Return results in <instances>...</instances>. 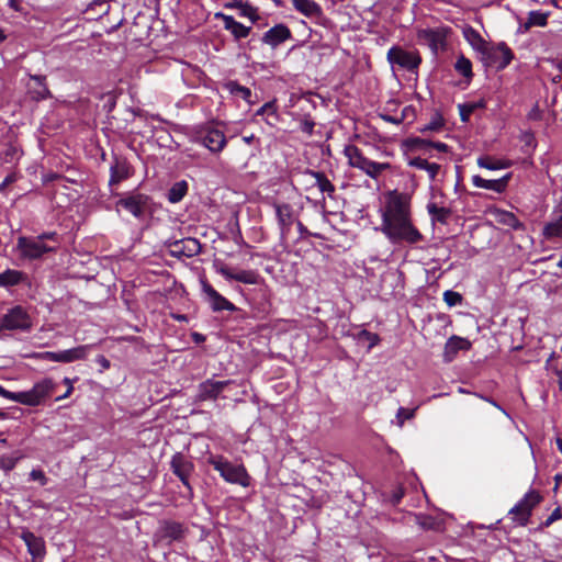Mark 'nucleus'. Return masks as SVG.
I'll list each match as a JSON object with an SVG mask.
<instances>
[{
  "label": "nucleus",
  "mask_w": 562,
  "mask_h": 562,
  "mask_svg": "<svg viewBox=\"0 0 562 562\" xmlns=\"http://www.w3.org/2000/svg\"><path fill=\"white\" fill-rule=\"evenodd\" d=\"M427 211L432 222H438L441 224H446L450 216V210L437 206L435 203H429L427 205Z\"/></svg>",
  "instance_id": "35"
},
{
  "label": "nucleus",
  "mask_w": 562,
  "mask_h": 562,
  "mask_svg": "<svg viewBox=\"0 0 562 562\" xmlns=\"http://www.w3.org/2000/svg\"><path fill=\"white\" fill-rule=\"evenodd\" d=\"M217 271L226 279L238 281L244 284H257L259 274L254 270H238L234 271L228 267L222 266Z\"/></svg>",
  "instance_id": "17"
},
{
  "label": "nucleus",
  "mask_w": 562,
  "mask_h": 562,
  "mask_svg": "<svg viewBox=\"0 0 562 562\" xmlns=\"http://www.w3.org/2000/svg\"><path fill=\"white\" fill-rule=\"evenodd\" d=\"M26 357L35 360H47L56 362V352L54 351L33 352L27 355Z\"/></svg>",
  "instance_id": "47"
},
{
  "label": "nucleus",
  "mask_w": 562,
  "mask_h": 562,
  "mask_svg": "<svg viewBox=\"0 0 562 562\" xmlns=\"http://www.w3.org/2000/svg\"><path fill=\"white\" fill-rule=\"evenodd\" d=\"M91 348V345H82L71 349L58 351L56 352V362L69 363L86 359Z\"/></svg>",
  "instance_id": "25"
},
{
  "label": "nucleus",
  "mask_w": 562,
  "mask_h": 562,
  "mask_svg": "<svg viewBox=\"0 0 562 562\" xmlns=\"http://www.w3.org/2000/svg\"><path fill=\"white\" fill-rule=\"evenodd\" d=\"M446 561L447 562H468L465 560H461V559L453 558V557H446Z\"/></svg>",
  "instance_id": "64"
},
{
  "label": "nucleus",
  "mask_w": 562,
  "mask_h": 562,
  "mask_svg": "<svg viewBox=\"0 0 562 562\" xmlns=\"http://www.w3.org/2000/svg\"><path fill=\"white\" fill-rule=\"evenodd\" d=\"M386 59L393 68L397 67L412 74H416L422 64V57L417 50H406L396 45L387 50Z\"/></svg>",
  "instance_id": "5"
},
{
  "label": "nucleus",
  "mask_w": 562,
  "mask_h": 562,
  "mask_svg": "<svg viewBox=\"0 0 562 562\" xmlns=\"http://www.w3.org/2000/svg\"><path fill=\"white\" fill-rule=\"evenodd\" d=\"M45 78L42 76H31V81L34 83L30 85L29 93L34 100H44L50 97V92L44 83Z\"/></svg>",
  "instance_id": "30"
},
{
  "label": "nucleus",
  "mask_w": 562,
  "mask_h": 562,
  "mask_svg": "<svg viewBox=\"0 0 562 562\" xmlns=\"http://www.w3.org/2000/svg\"><path fill=\"white\" fill-rule=\"evenodd\" d=\"M495 218L498 223L506 225L513 229H520L522 224L516 217V215L508 211L497 210L495 213Z\"/></svg>",
  "instance_id": "34"
},
{
  "label": "nucleus",
  "mask_w": 562,
  "mask_h": 562,
  "mask_svg": "<svg viewBox=\"0 0 562 562\" xmlns=\"http://www.w3.org/2000/svg\"><path fill=\"white\" fill-rule=\"evenodd\" d=\"M16 461L18 459L14 457L2 456L0 457V469L11 471L15 467Z\"/></svg>",
  "instance_id": "49"
},
{
  "label": "nucleus",
  "mask_w": 562,
  "mask_h": 562,
  "mask_svg": "<svg viewBox=\"0 0 562 562\" xmlns=\"http://www.w3.org/2000/svg\"><path fill=\"white\" fill-rule=\"evenodd\" d=\"M380 231L391 244L412 246L424 240L423 234L413 223L411 196L407 193L390 191L380 209Z\"/></svg>",
  "instance_id": "1"
},
{
  "label": "nucleus",
  "mask_w": 562,
  "mask_h": 562,
  "mask_svg": "<svg viewBox=\"0 0 562 562\" xmlns=\"http://www.w3.org/2000/svg\"><path fill=\"white\" fill-rule=\"evenodd\" d=\"M225 8L237 10L239 16L248 19L252 24L260 20L258 9L248 1L232 0L225 4Z\"/></svg>",
  "instance_id": "24"
},
{
  "label": "nucleus",
  "mask_w": 562,
  "mask_h": 562,
  "mask_svg": "<svg viewBox=\"0 0 562 562\" xmlns=\"http://www.w3.org/2000/svg\"><path fill=\"white\" fill-rule=\"evenodd\" d=\"M55 383L52 379L45 378L36 382L31 390L21 391L20 395H16V403L37 406L44 402L54 391Z\"/></svg>",
  "instance_id": "6"
},
{
  "label": "nucleus",
  "mask_w": 562,
  "mask_h": 562,
  "mask_svg": "<svg viewBox=\"0 0 562 562\" xmlns=\"http://www.w3.org/2000/svg\"><path fill=\"white\" fill-rule=\"evenodd\" d=\"M415 412H416V408L409 409V408H405V407H400L397 409V414H396L397 425L400 427H402L405 420L414 417Z\"/></svg>",
  "instance_id": "44"
},
{
  "label": "nucleus",
  "mask_w": 562,
  "mask_h": 562,
  "mask_svg": "<svg viewBox=\"0 0 562 562\" xmlns=\"http://www.w3.org/2000/svg\"><path fill=\"white\" fill-rule=\"evenodd\" d=\"M274 212L280 227L281 236L285 237L293 224V210L289 204H274Z\"/></svg>",
  "instance_id": "22"
},
{
  "label": "nucleus",
  "mask_w": 562,
  "mask_h": 562,
  "mask_svg": "<svg viewBox=\"0 0 562 562\" xmlns=\"http://www.w3.org/2000/svg\"><path fill=\"white\" fill-rule=\"evenodd\" d=\"M59 246L58 234L48 232L37 236H19L15 250L21 260L34 261L43 259L48 254L56 252Z\"/></svg>",
  "instance_id": "2"
},
{
  "label": "nucleus",
  "mask_w": 562,
  "mask_h": 562,
  "mask_svg": "<svg viewBox=\"0 0 562 562\" xmlns=\"http://www.w3.org/2000/svg\"><path fill=\"white\" fill-rule=\"evenodd\" d=\"M147 195L142 193H132L125 198L120 199L116 205L125 209L135 217H140L147 207Z\"/></svg>",
  "instance_id": "14"
},
{
  "label": "nucleus",
  "mask_w": 562,
  "mask_h": 562,
  "mask_svg": "<svg viewBox=\"0 0 562 562\" xmlns=\"http://www.w3.org/2000/svg\"><path fill=\"white\" fill-rule=\"evenodd\" d=\"M201 285L202 292L204 293L207 303L214 312L236 311V306L222 294H220L210 283L202 281Z\"/></svg>",
  "instance_id": "11"
},
{
  "label": "nucleus",
  "mask_w": 562,
  "mask_h": 562,
  "mask_svg": "<svg viewBox=\"0 0 562 562\" xmlns=\"http://www.w3.org/2000/svg\"><path fill=\"white\" fill-rule=\"evenodd\" d=\"M290 38H292L291 30L285 24L279 23L263 33L261 42L276 49Z\"/></svg>",
  "instance_id": "13"
},
{
  "label": "nucleus",
  "mask_w": 562,
  "mask_h": 562,
  "mask_svg": "<svg viewBox=\"0 0 562 562\" xmlns=\"http://www.w3.org/2000/svg\"><path fill=\"white\" fill-rule=\"evenodd\" d=\"M344 154L348 159L349 166L352 168L361 169L367 161V157L363 156L362 151L355 145H348L344 149Z\"/></svg>",
  "instance_id": "33"
},
{
  "label": "nucleus",
  "mask_w": 562,
  "mask_h": 562,
  "mask_svg": "<svg viewBox=\"0 0 562 562\" xmlns=\"http://www.w3.org/2000/svg\"><path fill=\"white\" fill-rule=\"evenodd\" d=\"M192 337L195 342H203L205 340V337L199 333H193Z\"/></svg>",
  "instance_id": "63"
},
{
  "label": "nucleus",
  "mask_w": 562,
  "mask_h": 562,
  "mask_svg": "<svg viewBox=\"0 0 562 562\" xmlns=\"http://www.w3.org/2000/svg\"><path fill=\"white\" fill-rule=\"evenodd\" d=\"M302 176L306 179V182H308L311 186L317 187L322 193H327L328 195L334 193V184L323 172L306 169L302 172Z\"/></svg>",
  "instance_id": "21"
},
{
  "label": "nucleus",
  "mask_w": 562,
  "mask_h": 562,
  "mask_svg": "<svg viewBox=\"0 0 562 562\" xmlns=\"http://www.w3.org/2000/svg\"><path fill=\"white\" fill-rule=\"evenodd\" d=\"M540 501V494L531 490L509 510V514L514 515L515 520L525 525L531 515L532 508L538 505Z\"/></svg>",
  "instance_id": "10"
},
{
  "label": "nucleus",
  "mask_w": 562,
  "mask_h": 562,
  "mask_svg": "<svg viewBox=\"0 0 562 562\" xmlns=\"http://www.w3.org/2000/svg\"><path fill=\"white\" fill-rule=\"evenodd\" d=\"M459 110H460L461 120L463 122H467L469 120L470 115L472 114V112L474 111V104H460Z\"/></svg>",
  "instance_id": "50"
},
{
  "label": "nucleus",
  "mask_w": 562,
  "mask_h": 562,
  "mask_svg": "<svg viewBox=\"0 0 562 562\" xmlns=\"http://www.w3.org/2000/svg\"><path fill=\"white\" fill-rule=\"evenodd\" d=\"M231 91L234 94L240 95L245 100H248L251 95V91L248 88H246L244 86H239L236 82H232Z\"/></svg>",
  "instance_id": "48"
},
{
  "label": "nucleus",
  "mask_w": 562,
  "mask_h": 562,
  "mask_svg": "<svg viewBox=\"0 0 562 562\" xmlns=\"http://www.w3.org/2000/svg\"><path fill=\"white\" fill-rule=\"evenodd\" d=\"M184 531L182 524L177 521H165L160 527L161 538L168 539L169 541L181 540L184 536Z\"/></svg>",
  "instance_id": "29"
},
{
  "label": "nucleus",
  "mask_w": 562,
  "mask_h": 562,
  "mask_svg": "<svg viewBox=\"0 0 562 562\" xmlns=\"http://www.w3.org/2000/svg\"><path fill=\"white\" fill-rule=\"evenodd\" d=\"M172 472L180 479L182 484L192 493V487L189 483V477L193 472L194 465L189 461L182 453H176L172 456L171 462Z\"/></svg>",
  "instance_id": "12"
},
{
  "label": "nucleus",
  "mask_w": 562,
  "mask_h": 562,
  "mask_svg": "<svg viewBox=\"0 0 562 562\" xmlns=\"http://www.w3.org/2000/svg\"><path fill=\"white\" fill-rule=\"evenodd\" d=\"M30 479L32 481H38L41 485H45L47 483V479L42 470H32L30 473Z\"/></svg>",
  "instance_id": "51"
},
{
  "label": "nucleus",
  "mask_w": 562,
  "mask_h": 562,
  "mask_svg": "<svg viewBox=\"0 0 562 562\" xmlns=\"http://www.w3.org/2000/svg\"><path fill=\"white\" fill-rule=\"evenodd\" d=\"M231 383L228 380L216 381L209 379L199 385V398L201 401L216 400L224 389Z\"/></svg>",
  "instance_id": "16"
},
{
  "label": "nucleus",
  "mask_w": 562,
  "mask_h": 562,
  "mask_svg": "<svg viewBox=\"0 0 562 562\" xmlns=\"http://www.w3.org/2000/svg\"><path fill=\"white\" fill-rule=\"evenodd\" d=\"M546 368L548 371L554 373L558 376V383L560 389L562 390V364L559 362L548 360Z\"/></svg>",
  "instance_id": "45"
},
{
  "label": "nucleus",
  "mask_w": 562,
  "mask_h": 562,
  "mask_svg": "<svg viewBox=\"0 0 562 562\" xmlns=\"http://www.w3.org/2000/svg\"><path fill=\"white\" fill-rule=\"evenodd\" d=\"M471 342L462 337L452 336L448 339L445 346V358L450 361L460 350H469Z\"/></svg>",
  "instance_id": "28"
},
{
  "label": "nucleus",
  "mask_w": 562,
  "mask_h": 562,
  "mask_svg": "<svg viewBox=\"0 0 562 562\" xmlns=\"http://www.w3.org/2000/svg\"><path fill=\"white\" fill-rule=\"evenodd\" d=\"M0 395L7 400L16 402L15 396L20 395V392H11V391L5 390L2 385H0Z\"/></svg>",
  "instance_id": "56"
},
{
  "label": "nucleus",
  "mask_w": 562,
  "mask_h": 562,
  "mask_svg": "<svg viewBox=\"0 0 562 562\" xmlns=\"http://www.w3.org/2000/svg\"><path fill=\"white\" fill-rule=\"evenodd\" d=\"M510 173H507L501 179L487 180L482 178L481 176L475 175L472 177V184L475 188L486 189L497 193H502L505 191L510 179Z\"/></svg>",
  "instance_id": "23"
},
{
  "label": "nucleus",
  "mask_w": 562,
  "mask_h": 562,
  "mask_svg": "<svg viewBox=\"0 0 562 562\" xmlns=\"http://www.w3.org/2000/svg\"><path fill=\"white\" fill-rule=\"evenodd\" d=\"M479 167L487 170H502L513 166V161L509 159H495L491 156H481L476 159Z\"/></svg>",
  "instance_id": "31"
},
{
  "label": "nucleus",
  "mask_w": 562,
  "mask_h": 562,
  "mask_svg": "<svg viewBox=\"0 0 562 562\" xmlns=\"http://www.w3.org/2000/svg\"><path fill=\"white\" fill-rule=\"evenodd\" d=\"M314 126H315V123L311 120H304L302 123H301V131L307 135H312L313 134V131H314Z\"/></svg>",
  "instance_id": "53"
},
{
  "label": "nucleus",
  "mask_w": 562,
  "mask_h": 562,
  "mask_svg": "<svg viewBox=\"0 0 562 562\" xmlns=\"http://www.w3.org/2000/svg\"><path fill=\"white\" fill-rule=\"evenodd\" d=\"M450 31L449 27L439 26V27H426V29H417L416 37L420 45H426L429 47L434 55L440 49H443L446 46L447 34Z\"/></svg>",
  "instance_id": "8"
},
{
  "label": "nucleus",
  "mask_w": 562,
  "mask_h": 562,
  "mask_svg": "<svg viewBox=\"0 0 562 562\" xmlns=\"http://www.w3.org/2000/svg\"><path fill=\"white\" fill-rule=\"evenodd\" d=\"M519 138L524 144L522 150L525 153L531 154L536 149L537 142L531 132H522Z\"/></svg>",
  "instance_id": "41"
},
{
  "label": "nucleus",
  "mask_w": 562,
  "mask_h": 562,
  "mask_svg": "<svg viewBox=\"0 0 562 562\" xmlns=\"http://www.w3.org/2000/svg\"><path fill=\"white\" fill-rule=\"evenodd\" d=\"M27 282V274L21 270L7 269L0 273V288L8 289Z\"/></svg>",
  "instance_id": "26"
},
{
  "label": "nucleus",
  "mask_w": 562,
  "mask_h": 562,
  "mask_svg": "<svg viewBox=\"0 0 562 562\" xmlns=\"http://www.w3.org/2000/svg\"><path fill=\"white\" fill-rule=\"evenodd\" d=\"M201 251V244L195 238H187L177 240L171 248L172 256L176 257H193Z\"/></svg>",
  "instance_id": "19"
},
{
  "label": "nucleus",
  "mask_w": 562,
  "mask_h": 562,
  "mask_svg": "<svg viewBox=\"0 0 562 562\" xmlns=\"http://www.w3.org/2000/svg\"><path fill=\"white\" fill-rule=\"evenodd\" d=\"M454 68L456 70L462 75L463 77L470 79L473 74H472V64L471 61L465 58L464 56H460L456 64H454Z\"/></svg>",
  "instance_id": "39"
},
{
  "label": "nucleus",
  "mask_w": 562,
  "mask_h": 562,
  "mask_svg": "<svg viewBox=\"0 0 562 562\" xmlns=\"http://www.w3.org/2000/svg\"><path fill=\"white\" fill-rule=\"evenodd\" d=\"M562 517L561 509L558 507L555 508L551 515L542 522L543 527L551 526L555 520L560 519Z\"/></svg>",
  "instance_id": "52"
},
{
  "label": "nucleus",
  "mask_w": 562,
  "mask_h": 562,
  "mask_svg": "<svg viewBox=\"0 0 562 562\" xmlns=\"http://www.w3.org/2000/svg\"><path fill=\"white\" fill-rule=\"evenodd\" d=\"M381 117L384 121H386V122H390V123L395 124V125H400L404 121L405 114L403 113L401 116H393V115H389V114H381Z\"/></svg>",
  "instance_id": "54"
},
{
  "label": "nucleus",
  "mask_w": 562,
  "mask_h": 562,
  "mask_svg": "<svg viewBox=\"0 0 562 562\" xmlns=\"http://www.w3.org/2000/svg\"><path fill=\"white\" fill-rule=\"evenodd\" d=\"M206 461L225 482L243 487L250 486L251 477L243 463H233L224 456L213 453L207 456Z\"/></svg>",
  "instance_id": "3"
},
{
  "label": "nucleus",
  "mask_w": 562,
  "mask_h": 562,
  "mask_svg": "<svg viewBox=\"0 0 562 562\" xmlns=\"http://www.w3.org/2000/svg\"><path fill=\"white\" fill-rule=\"evenodd\" d=\"M411 167L425 170L431 181H434L440 170V166L436 162H429L427 159L422 157H414L408 160Z\"/></svg>",
  "instance_id": "32"
},
{
  "label": "nucleus",
  "mask_w": 562,
  "mask_h": 562,
  "mask_svg": "<svg viewBox=\"0 0 562 562\" xmlns=\"http://www.w3.org/2000/svg\"><path fill=\"white\" fill-rule=\"evenodd\" d=\"M21 539L24 541L29 553L33 557L34 560H42L44 558L45 542L41 537H37L29 530H23L21 533Z\"/></svg>",
  "instance_id": "18"
},
{
  "label": "nucleus",
  "mask_w": 562,
  "mask_h": 562,
  "mask_svg": "<svg viewBox=\"0 0 562 562\" xmlns=\"http://www.w3.org/2000/svg\"><path fill=\"white\" fill-rule=\"evenodd\" d=\"M420 143L424 144L425 146L434 147L437 150L442 151V153L448 151V145L445 143H440V142L432 143V142H425V140H420Z\"/></svg>",
  "instance_id": "55"
},
{
  "label": "nucleus",
  "mask_w": 562,
  "mask_h": 562,
  "mask_svg": "<svg viewBox=\"0 0 562 562\" xmlns=\"http://www.w3.org/2000/svg\"><path fill=\"white\" fill-rule=\"evenodd\" d=\"M543 236L546 238L561 237L562 238V215L555 221L544 225Z\"/></svg>",
  "instance_id": "38"
},
{
  "label": "nucleus",
  "mask_w": 562,
  "mask_h": 562,
  "mask_svg": "<svg viewBox=\"0 0 562 562\" xmlns=\"http://www.w3.org/2000/svg\"><path fill=\"white\" fill-rule=\"evenodd\" d=\"M188 191V183L186 181L176 182L168 191V200L171 203L180 202Z\"/></svg>",
  "instance_id": "36"
},
{
  "label": "nucleus",
  "mask_w": 562,
  "mask_h": 562,
  "mask_svg": "<svg viewBox=\"0 0 562 562\" xmlns=\"http://www.w3.org/2000/svg\"><path fill=\"white\" fill-rule=\"evenodd\" d=\"M194 142L213 154L221 153L227 144L224 132L212 124L200 126L194 133Z\"/></svg>",
  "instance_id": "4"
},
{
  "label": "nucleus",
  "mask_w": 562,
  "mask_h": 562,
  "mask_svg": "<svg viewBox=\"0 0 562 562\" xmlns=\"http://www.w3.org/2000/svg\"><path fill=\"white\" fill-rule=\"evenodd\" d=\"M391 169V164L389 162H376L374 161V164L372 165L371 167V171L370 173L368 175V177H370L371 179H374V180H378L379 177L385 171V170H389Z\"/></svg>",
  "instance_id": "42"
},
{
  "label": "nucleus",
  "mask_w": 562,
  "mask_h": 562,
  "mask_svg": "<svg viewBox=\"0 0 562 562\" xmlns=\"http://www.w3.org/2000/svg\"><path fill=\"white\" fill-rule=\"evenodd\" d=\"M215 19L223 21L224 30L228 31L236 42L248 37L250 34L251 26L244 25L243 23L236 21L232 15H227L223 12H216Z\"/></svg>",
  "instance_id": "15"
},
{
  "label": "nucleus",
  "mask_w": 562,
  "mask_h": 562,
  "mask_svg": "<svg viewBox=\"0 0 562 562\" xmlns=\"http://www.w3.org/2000/svg\"><path fill=\"white\" fill-rule=\"evenodd\" d=\"M373 164H374V161L368 158L367 161L364 162V165L361 167L360 170L368 176L370 173V171H371V167H372Z\"/></svg>",
  "instance_id": "59"
},
{
  "label": "nucleus",
  "mask_w": 562,
  "mask_h": 562,
  "mask_svg": "<svg viewBox=\"0 0 562 562\" xmlns=\"http://www.w3.org/2000/svg\"><path fill=\"white\" fill-rule=\"evenodd\" d=\"M360 339H364L368 341L369 349L373 348L380 342V337L378 334L370 333L368 330H362L359 335Z\"/></svg>",
  "instance_id": "46"
},
{
  "label": "nucleus",
  "mask_w": 562,
  "mask_h": 562,
  "mask_svg": "<svg viewBox=\"0 0 562 562\" xmlns=\"http://www.w3.org/2000/svg\"><path fill=\"white\" fill-rule=\"evenodd\" d=\"M549 14V12L530 11L525 27L529 29L531 26H546L548 23Z\"/></svg>",
  "instance_id": "37"
},
{
  "label": "nucleus",
  "mask_w": 562,
  "mask_h": 562,
  "mask_svg": "<svg viewBox=\"0 0 562 562\" xmlns=\"http://www.w3.org/2000/svg\"><path fill=\"white\" fill-rule=\"evenodd\" d=\"M468 41L470 42L471 46L479 52L480 54L483 52V49L488 45L479 33L471 30L469 33H467Z\"/></svg>",
  "instance_id": "40"
},
{
  "label": "nucleus",
  "mask_w": 562,
  "mask_h": 562,
  "mask_svg": "<svg viewBox=\"0 0 562 562\" xmlns=\"http://www.w3.org/2000/svg\"><path fill=\"white\" fill-rule=\"evenodd\" d=\"M97 362L100 363V366L103 369H109L110 368V361L104 356H99L97 358Z\"/></svg>",
  "instance_id": "60"
},
{
  "label": "nucleus",
  "mask_w": 562,
  "mask_h": 562,
  "mask_svg": "<svg viewBox=\"0 0 562 562\" xmlns=\"http://www.w3.org/2000/svg\"><path fill=\"white\" fill-rule=\"evenodd\" d=\"M16 177L15 175L11 173V175H8L4 180L2 181V183H0V191L3 190L7 186L13 183L15 181Z\"/></svg>",
  "instance_id": "58"
},
{
  "label": "nucleus",
  "mask_w": 562,
  "mask_h": 562,
  "mask_svg": "<svg viewBox=\"0 0 562 562\" xmlns=\"http://www.w3.org/2000/svg\"><path fill=\"white\" fill-rule=\"evenodd\" d=\"M31 328V316L22 306L12 307L0 317V329L27 331Z\"/></svg>",
  "instance_id": "9"
},
{
  "label": "nucleus",
  "mask_w": 562,
  "mask_h": 562,
  "mask_svg": "<svg viewBox=\"0 0 562 562\" xmlns=\"http://www.w3.org/2000/svg\"><path fill=\"white\" fill-rule=\"evenodd\" d=\"M483 400H485L486 402H488L490 404H492L493 406H495L496 408L501 409L504 414L507 415L506 411L504 408H502L492 398H487V397H483L481 396Z\"/></svg>",
  "instance_id": "61"
},
{
  "label": "nucleus",
  "mask_w": 562,
  "mask_h": 562,
  "mask_svg": "<svg viewBox=\"0 0 562 562\" xmlns=\"http://www.w3.org/2000/svg\"><path fill=\"white\" fill-rule=\"evenodd\" d=\"M443 301L449 306H456L459 305L462 302V295L458 292H454L452 290H447L443 292Z\"/></svg>",
  "instance_id": "43"
},
{
  "label": "nucleus",
  "mask_w": 562,
  "mask_h": 562,
  "mask_svg": "<svg viewBox=\"0 0 562 562\" xmlns=\"http://www.w3.org/2000/svg\"><path fill=\"white\" fill-rule=\"evenodd\" d=\"M72 390H74L72 385H69L67 391H64V394L61 396H58L56 400L60 401V400L68 397L71 394Z\"/></svg>",
  "instance_id": "62"
},
{
  "label": "nucleus",
  "mask_w": 562,
  "mask_h": 562,
  "mask_svg": "<svg viewBox=\"0 0 562 562\" xmlns=\"http://www.w3.org/2000/svg\"><path fill=\"white\" fill-rule=\"evenodd\" d=\"M132 176V167L124 158L115 157L110 167V184H117Z\"/></svg>",
  "instance_id": "20"
},
{
  "label": "nucleus",
  "mask_w": 562,
  "mask_h": 562,
  "mask_svg": "<svg viewBox=\"0 0 562 562\" xmlns=\"http://www.w3.org/2000/svg\"><path fill=\"white\" fill-rule=\"evenodd\" d=\"M268 112H274V106H273V103L271 102H268V103H265L258 111H257V115H263L265 113H268Z\"/></svg>",
  "instance_id": "57"
},
{
  "label": "nucleus",
  "mask_w": 562,
  "mask_h": 562,
  "mask_svg": "<svg viewBox=\"0 0 562 562\" xmlns=\"http://www.w3.org/2000/svg\"><path fill=\"white\" fill-rule=\"evenodd\" d=\"M293 8L306 18H321L323 14L321 5L314 0H291Z\"/></svg>",
  "instance_id": "27"
},
{
  "label": "nucleus",
  "mask_w": 562,
  "mask_h": 562,
  "mask_svg": "<svg viewBox=\"0 0 562 562\" xmlns=\"http://www.w3.org/2000/svg\"><path fill=\"white\" fill-rule=\"evenodd\" d=\"M514 55L510 48L505 43H498L497 45H487L481 53V60L487 67H494L496 69H504L507 67Z\"/></svg>",
  "instance_id": "7"
}]
</instances>
